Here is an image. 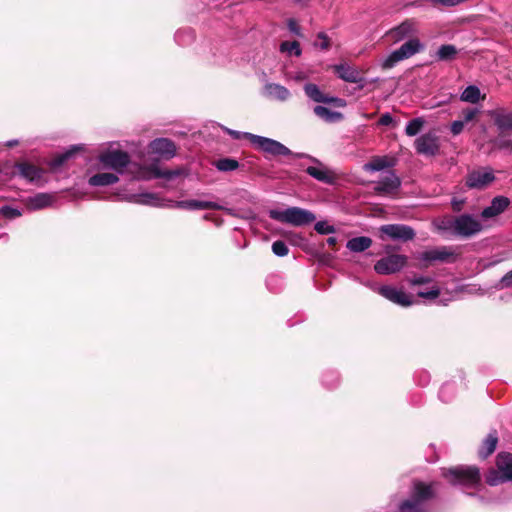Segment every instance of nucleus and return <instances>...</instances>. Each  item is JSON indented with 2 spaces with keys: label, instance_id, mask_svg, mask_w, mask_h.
<instances>
[{
  "label": "nucleus",
  "instance_id": "f257e3e1",
  "mask_svg": "<svg viewBox=\"0 0 512 512\" xmlns=\"http://www.w3.org/2000/svg\"><path fill=\"white\" fill-rule=\"evenodd\" d=\"M433 495L434 486L432 484L416 483L411 498L400 504L398 512H430L426 502Z\"/></svg>",
  "mask_w": 512,
  "mask_h": 512
},
{
  "label": "nucleus",
  "instance_id": "f03ea898",
  "mask_svg": "<svg viewBox=\"0 0 512 512\" xmlns=\"http://www.w3.org/2000/svg\"><path fill=\"white\" fill-rule=\"evenodd\" d=\"M244 137L247 138L258 150L273 157L291 156L300 158L304 156V154L292 152L284 144L271 138L254 135L251 133H245Z\"/></svg>",
  "mask_w": 512,
  "mask_h": 512
},
{
  "label": "nucleus",
  "instance_id": "7ed1b4c3",
  "mask_svg": "<svg viewBox=\"0 0 512 512\" xmlns=\"http://www.w3.org/2000/svg\"><path fill=\"white\" fill-rule=\"evenodd\" d=\"M269 217L273 220L297 227L308 225L316 219L312 212L300 207H290L284 211L270 210Z\"/></svg>",
  "mask_w": 512,
  "mask_h": 512
},
{
  "label": "nucleus",
  "instance_id": "20e7f679",
  "mask_svg": "<svg viewBox=\"0 0 512 512\" xmlns=\"http://www.w3.org/2000/svg\"><path fill=\"white\" fill-rule=\"evenodd\" d=\"M423 49L424 46L418 38H410L398 49L394 50L388 55V57L382 62L381 68L383 70L391 69L395 67L399 62L412 57Z\"/></svg>",
  "mask_w": 512,
  "mask_h": 512
},
{
  "label": "nucleus",
  "instance_id": "39448f33",
  "mask_svg": "<svg viewBox=\"0 0 512 512\" xmlns=\"http://www.w3.org/2000/svg\"><path fill=\"white\" fill-rule=\"evenodd\" d=\"M443 476L454 485L474 486L480 481V471L476 466H457L445 469Z\"/></svg>",
  "mask_w": 512,
  "mask_h": 512
},
{
  "label": "nucleus",
  "instance_id": "423d86ee",
  "mask_svg": "<svg viewBox=\"0 0 512 512\" xmlns=\"http://www.w3.org/2000/svg\"><path fill=\"white\" fill-rule=\"evenodd\" d=\"M497 470H491L486 477L489 485L512 481V454L500 453L497 456Z\"/></svg>",
  "mask_w": 512,
  "mask_h": 512
},
{
  "label": "nucleus",
  "instance_id": "0eeeda50",
  "mask_svg": "<svg viewBox=\"0 0 512 512\" xmlns=\"http://www.w3.org/2000/svg\"><path fill=\"white\" fill-rule=\"evenodd\" d=\"M454 234L462 237H471L482 230L481 223L469 214H462L455 217L449 224Z\"/></svg>",
  "mask_w": 512,
  "mask_h": 512
},
{
  "label": "nucleus",
  "instance_id": "6e6552de",
  "mask_svg": "<svg viewBox=\"0 0 512 512\" xmlns=\"http://www.w3.org/2000/svg\"><path fill=\"white\" fill-rule=\"evenodd\" d=\"M494 170L491 167H481L470 171L465 177V185L469 189L483 190L495 181Z\"/></svg>",
  "mask_w": 512,
  "mask_h": 512
},
{
  "label": "nucleus",
  "instance_id": "1a4fd4ad",
  "mask_svg": "<svg viewBox=\"0 0 512 512\" xmlns=\"http://www.w3.org/2000/svg\"><path fill=\"white\" fill-rule=\"evenodd\" d=\"M99 161L105 168H111L121 173L129 165L131 159L126 151L108 150L99 155Z\"/></svg>",
  "mask_w": 512,
  "mask_h": 512
},
{
  "label": "nucleus",
  "instance_id": "9d476101",
  "mask_svg": "<svg viewBox=\"0 0 512 512\" xmlns=\"http://www.w3.org/2000/svg\"><path fill=\"white\" fill-rule=\"evenodd\" d=\"M407 256L391 254L378 260L374 270L381 275H389L399 272L407 264Z\"/></svg>",
  "mask_w": 512,
  "mask_h": 512
},
{
  "label": "nucleus",
  "instance_id": "9b49d317",
  "mask_svg": "<svg viewBox=\"0 0 512 512\" xmlns=\"http://www.w3.org/2000/svg\"><path fill=\"white\" fill-rule=\"evenodd\" d=\"M379 230L387 237L403 242L413 240L416 235L412 227L404 224H386L382 225Z\"/></svg>",
  "mask_w": 512,
  "mask_h": 512
},
{
  "label": "nucleus",
  "instance_id": "f8f14e48",
  "mask_svg": "<svg viewBox=\"0 0 512 512\" xmlns=\"http://www.w3.org/2000/svg\"><path fill=\"white\" fill-rule=\"evenodd\" d=\"M416 32V22L413 19H406L400 25L390 29L386 35L393 43H397L406 38H414Z\"/></svg>",
  "mask_w": 512,
  "mask_h": 512
},
{
  "label": "nucleus",
  "instance_id": "ddd939ff",
  "mask_svg": "<svg viewBox=\"0 0 512 512\" xmlns=\"http://www.w3.org/2000/svg\"><path fill=\"white\" fill-rule=\"evenodd\" d=\"M458 254L455 253L452 247L442 246L440 248L424 251L421 254V259L428 262H455Z\"/></svg>",
  "mask_w": 512,
  "mask_h": 512
},
{
  "label": "nucleus",
  "instance_id": "4468645a",
  "mask_svg": "<svg viewBox=\"0 0 512 512\" xmlns=\"http://www.w3.org/2000/svg\"><path fill=\"white\" fill-rule=\"evenodd\" d=\"M498 132L512 134V110L498 108L490 113Z\"/></svg>",
  "mask_w": 512,
  "mask_h": 512
},
{
  "label": "nucleus",
  "instance_id": "2eb2a0df",
  "mask_svg": "<svg viewBox=\"0 0 512 512\" xmlns=\"http://www.w3.org/2000/svg\"><path fill=\"white\" fill-rule=\"evenodd\" d=\"M310 159L317 163L318 164V167H315V166H309L305 169V172L313 177L314 179L322 182V183H325V184H334L337 180V176L336 174L327 169L319 160H317L316 158H312L310 157Z\"/></svg>",
  "mask_w": 512,
  "mask_h": 512
},
{
  "label": "nucleus",
  "instance_id": "dca6fc26",
  "mask_svg": "<svg viewBox=\"0 0 512 512\" xmlns=\"http://www.w3.org/2000/svg\"><path fill=\"white\" fill-rule=\"evenodd\" d=\"M417 153L432 156L439 150L438 137L432 133H426L415 141Z\"/></svg>",
  "mask_w": 512,
  "mask_h": 512
},
{
  "label": "nucleus",
  "instance_id": "f3484780",
  "mask_svg": "<svg viewBox=\"0 0 512 512\" xmlns=\"http://www.w3.org/2000/svg\"><path fill=\"white\" fill-rule=\"evenodd\" d=\"M152 153L160 155L163 159L169 160L176 155V144L168 138H157L150 143Z\"/></svg>",
  "mask_w": 512,
  "mask_h": 512
},
{
  "label": "nucleus",
  "instance_id": "a211bd4d",
  "mask_svg": "<svg viewBox=\"0 0 512 512\" xmlns=\"http://www.w3.org/2000/svg\"><path fill=\"white\" fill-rule=\"evenodd\" d=\"M379 293L385 297L386 299L390 300L393 303H396L398 305L408 307L413 304V301L411 300L410 296L406 294L402 290H398L395 287L392 286H382L379 289Z\"/></svg>",
  "mask_w": 512,
  "mask_h": 512
},
{
  "label": "nucleus",
  "instance_id": "6ab92c4d",
  "mask_svg": "<svg viewBox=\"0 0 512 512\" xmlns=\"http://www.w3.org/2000/svg\"><path fill=\"white\" fill-rule=\"evenodd\" d=\"M510 205L509 198L505 196H496L492 199L491 204L484 208L481 216L484 219H489L503 213Z\"/></svg>",
  "mask_w": 512,
  "mask_h": 512
},
{
  "label": "nucleus",
  "instance_id": "aec40b11",
  "mask_svg": "<svg viewBox=\"0 0 512 512\" xmlns=\"http://www.w3.org/2000/svg\"><path fill=\"white\" fill-rule=\"evenodd\" d=\"M333 69L337 76L345 82L360 83L364 80L362 73L355 67L339 64L335 65Z\"/></svg>",
  "mask_w": 512,
  "mask_h": 512
},
{
  "label": "nucleus",
  "instance_id": "412c9836",
  "mask_svg": "<svg viewBox=\"0 0 512 512\" xmlns=\"http://www.w3.org/2000/svg\"><path fill=\"white\" fill-rule=\"evenodd\" d=\"M174 207L184 210H220L222 208L215 202L200 200L176 201Z\"/></svg>",
  "mask_w": 512,
  "mask_h": 512
},
{
  "label": "nucleus",
  "instance_id": "4be33fe9",
  "mask_svg": "<svg viewBox=\"0 0 512 512\" xmlns=\"http://www.w3.org/2000/svg\"><path fill=\"white\" fill-rule=\"evenodd\" d=\"M146 170L151 173L153 178H163L166 180H172L176 177L182 176L186 174V171L183 167H178L176 169H166L162 170L156 162L151 163L146 167Z\"/></svg>",
  "mask_w": 512,
  "mask_h": 512
},
{
  "label": "nucleus",
  "instance_id": "5701e85b",
  "mask_svg": "<svg viewBox=\"0 0 512 512\" xmlns=\"http://www.w3.org/2000/svg\"><path fill=\"white\" fill-rule=\"evenodd\" d=\"M401 186L400 178L391 173L390 176L384 177L381 179L374 188V191L377 194H390L397 191Z\"/></svg>",
  "mask_w": 512,
  "mask_h": 512
},
{
  "label": "nucleus",
  "instance_id": "b1692460",
  "mask_svg": "<svg viewBox=\"0 0 512 512\" xmlns=\"http://www.w3.org/2000/svg\"><path fill=\"white\" fill-rule=\"evenodd\" d=\"M19 174L29 181L38 180L42 177L43 170L28 162H19L15 165Z\"/></svg>",
  "mask_w": 512,
  "mask_h": 512
},
{
  "label": "nucleus",
  "instance_id": "393cba45",
  "mask_svg": "<svg viewBox=\"0 0 512 512\" xmlns=\"http://www.w3.org/2000/svg\"><path fill=\"white\" fill-rule=\"evenodd\" d=\"M265 91L270 98L279 101H285L290 96V92L286 87L276 83L266 84Z\"/></svg>",
  "mask_w": 512,
  "mask_h": 512
},
{
  "label": "nucleus",
  "instance_id": "a878e982",
  "mask_svg": "<svg viewBox=\"0 0 512 512\" xmlns=\"http://www.w3.org/2000/svg\"><path fill=\"white\" fill-rule=\"evenodd\" d=\"M373 241L370 237L359 236L348 240L346 247L355 253H360L371 247Z\"/></svg>",
  "mask_w": 512,
  "mask_h": 512
},
{
  "label": "nucleus",
  "instance_id": "bb28decb",
  "mask_svg": "<svg viewBox=\"0 0 512 512\" xmlns=\"http://www.w3.org/2000/svg\"><path fill=\"white\" fill-rule=\"evenodd\" d=\"M119 181V178L114 173L104 172L97 173L89 178V184L91 186H108Z\"/></svg>",
  "mask_w": 512,
  "mask_h": 512
},
{
  "label": "nucleus",
  "instance_id": "cd10ccee",
  "mask_svg": "<svg viewBox=\"0 0 512 512\" xmlns=\"http://www.w3.org/2000/svg\"><path fill=\"white\" fill-rule=\"evenodd\" d=\"M458 49L452 44L441 45L436 52V59L438 61L450 62L456 59Z\"/></svg>",
  "mask_w": 512,
  "mask_h": 512
},
{
  "label": "nucleus",
  "instance_id": "c85d7f7f",
  "mask_svg": "<svg viewBox=\"0 0 512 512\" xmlns=\"http://www.w3.org/2000/svg\"><path fill=\"white\" fill-rule=\"evenodd\" d=\"M393 165H394V162L389 160L388 157L375 156L371 159L370 162L365 164L364 168H365V170H370V171H380L385 168L392 167Z\"/></svg>",
  "mask_w": 512,
  "mask_h": 512
},
{
  "label": "nucleus",
  "instance_id": "c756f323",
  "mask_svg": "<svg viewBox=\"0 0 512 512\" xmlns=\"http://www.w3.org/2000/svg\"><path fill=\"white\" fill-rule=\"evenodd\" d=\"M497 442L498 438L496 433H490L483 441V444L479 450V456L484 459L491 455L496 449Z\"/></svg>",
  "mask_w": 512,
  "mask_h": 512
},
{
  "label": "nucleus",
  "instance_id": "7c9ffc66",
  "mask_svg": "<svg viewBox=\"0 0 512 512\" xmlns=\"http://www.w3.org/2000/svg\"><path fill=\"white\" fill-rule=\"evenodd\" d=\"M79 150H80V147L73 146L72 148L65 151L64 153L54 156L49 163L50 167L52 169H56V168L62 166L65 162H67L70 158H72Z\"/></svg>",
  "mask_w": 512,
  "mask_h": 512
},
{
  "label": "nucleus",
  "instance_id": "2f4dec72",
  "mask_svg": "<svg viewBox=\"0 0 512 512\" xmlns=\"http://www.w3.org/2000/svg\"><path fill=\"white\" fill-rule=\"evenodd\" d=\"M510 136L511 134L498 132L497 137L491 143L496 149L512 152V138Z\"/></svg>",
  "mask_w": 512,
  "mask_h": 512
},
{
  "label": "nucleus",
  "instance_id": "473e14b6",
  "mask_svg": "<svg viewBox=\"0 0 512 512\" xmlns=\"http://www.w3.org/2000/svg\"><path fill=\"white\" fill-rule=\"evenodd\" d=\"M52 203V196L46 193H38L29 199V204L34 209H42Z\"/></svg>",
  "mask_w": 512,
  "mask_h": 512
},
{
  "label": "nucleus",
  "instance_id": "72a5a7b5",
  "mask_svg": "<svg viewBox=\"0 0 512 512\" xmlns=\"http://www.w3.org/2000/svg\"><path fill=\"white\" fill-rule=\"evenodd\" d=\"M305 94L314 102L323 103L325 99V94L322 93L319 87L314 83H307L304 86Z\"/></svg>",
  "mask_w": 512,
  "mask_h": 512
},
{
  "label": "nucleus",
  "instance_id": "f704fd0d",
  "mask_svg": "<svg viewBox=\"0 0 512 512\" xmlns=\"http://www.w3.org/2000/svg\"><path fill=\"white\" fill-rule=\"evenodd\" d=\"M460 100L472 104L480 101V89L477 86H468L461 94Z\"/></svg>",
  "mask_w": 512,
  "mask_h": 512
},
{
  "label": "nucleus",
  "instance_id": "c9c22d12",
  "mask_svg": "<svg viewBox=\"0 0 512 512\" xmlns=\"http://www.w3.org/2000/svg\"><path fill=\"white\" fill-rule=\"evenodd\" d=\"M214 166L222 172L234 171L238 169L239 162L233 158H220L214 161Z\"/></svg>",
  "mask_w": 512,
  "mask_h": 512
},
{
  "label": "nucleus",
  "instance_id": "e433bc0d",
  "mask_svg": "<svg viewBox=\"0 0 512 512\" xmlns=\"http://www.w3.org/2000/svg\"><path fill=\"white\" fill-rule=\"evenodd\" d=\"M313 111L318 117L327 121L339 120L343 117L340 112H332L328 108L320 105L315 106Z\"/></svg>",
  "mask_w": 512,
  "mask_h": 512
},
{
  "label": "nucleus",
  "instance_id": "4c0bfd02",
  "mask_svg": "<svg viewBox=\"0 0 512 512\" xmlns=\"http://www.w3.org/2000/svg\"><path fill=\"white\" fill-rule=\"evenodd\" d=\"M423 125L424 120L422 118H414L408 122L405 132L408 136H415L421 131Z\"/></svg>",
  "mask_w": 512,
  "mask_h": 512
},
{
  "label": "nucleus",
  "instance_id": "58836bf2",
  "mask_svg": "<svg viewBox=\"0 0 512 512\" xmlns=\"http://www.w3.org/2000/svg\"><path fill=\"white\" fill-rule=\"evenodd\" d=\"M281 52H294L296 56L301 55L300 44L298 41H283L280 44Z\"/></svg>",
  "mask_w": 512,
  "mask_h": 512
},
{
  "label": "nucleus",
  "instance_id": "ea45409f",
  "mask_svg": "<svg viewBox=\"0 0 512 512\" xmlns=\"http://www.w3.org/2000/svg\"><path fill=\"white\" fill-rule=\"evenodd\" d=\"M0 215L6 219L12 220L22 215L21 211L11 206H2L0 208Z\"/></svg>",
  "mask_w": 512,
  "mask_h": 512
},
{
  "label": "nucleus",
  "instance_id": "a19ab883",
  "mask_svg": "<svg viewBox=\"0 0 512 512\" xmlns=\"http://www.w3.org/2000/svg\"><path fill=\"white\" fill-rule=\"evenodd\" d=\"M272 251L279 257H284L288 254L289 248L287 244L282 240H277L272 244Z\"/></svg>",
  "mask_w": 512,
  "mask_h": 512
},
{
  "label": "nucleus",
  "instance_id": "79ce46f5",
  "mask_svg": "<svg viewBox=\"0 0 512 512\" xmlns=\"http://www.w3.org/2000/svg\"><path fill=\"white\" fill-rule=\"evenodd\" d=\"M314 229L317 233L322 235L331 234L336 231L335 227L330 225L327 221H318L315 224Z\"/></svg>",
  "mask_w": 512,
  "mask_h": 512
},
{
  "label": "nucleus",
  "instance_id": "37998d69",
  "mask_svg": "<svg viewBox=\"0 0 512 512\" xmlns=\"http://www.w3.org/2000/svg\"><path fill=\"white\" fill-rule=\"evenodd\" d=\"M317 39L319 41H316L314 43L315 47H318L321 50H328L330 48V46H331L330 38L328 37V35L326 33L319 32L317 34Z\"/></svg>",
  "mask_w": 512,
  "mask_h": 512
},
{
  "label": "nucleus",
  "instance_id": "c03bdc74",
  "mask_svg": "<svg viewBox=\"0 0 512 512\" xmlns=\"http://www.w3.org/2000/svg\"><path fill=\"white\" fill-rule=\"evenodd\" d=\"M479 113L480 111L477 108H466L461 112L462 121L468 123L474 120Z\"/></svg>",
  "mask_w": 512,
  "mask_h": 512
},
{
  "label": "nucleus",
  "instance_id": "a18cd8bd",
  "mask_svg": "<svg viewBox=\"0 0 512 512\" xmlns=\"http://www.w3.org/2000/svg\"><path fill=\"white\" fill-rule=\"evenodd\" d=\"M287 27L289 29V31L293 34H295L296 36L298 37H303V33L301 31V27L300 25L298 24L297 20H295L294 18H290L287 20Z\"/></svg>",
  "mask_w": 512,
  "mask_h": 512
},
{
  "label": "nucleus",
  "instance_id": "49530a36",
  "mask_svg": "<svg viewBox=\"0 0 512 512\" xmlns=\"http://www.w3.org/2000/svg\"><path fill=\"white\" fill-rule=\"evenodd\" d=\"M417 295L421 298L433 300L439 297L440 289L438 287H432L431 290L427 292L420 291Z\"/></svg>",
  "mask_w": 512,
  "mask_h": 512
},
{
  "label": "nucleus",
  "instance_id": "de8ad7c7",
  "mask_svg": "<svg viewBox=\"0 0 512 512\" xmlns=\"http://www.w3.org/2000/svg\"><path fill=\"white\" fill-rule=\"evenodd\" d=\"M324 104H333L336 107H344L346 105V102L344 99L338 98V97H332V96H325Z\"/></svg>",
  "mask_w": 512,
  "mask_h": 512
},
{
  "label": "nucleus",
  "instance_id": "09e8293b",
  "mask_svg": "<svg viewBox=\"0 0 512 512\" xmlns=\"http://www.w3.org/2000/svg\"><path fill=\"white\" fill-rule=\"evenodd\" d=\"M512 286V270L506 273L499 281L498 287L500 289L509 288Z\"/></svg>",
  "mask_w": 512,
  "mask_h": 512
},
{
  "label": "nucleus",
  "instance_id": "8fccbe9b",
  "mask_svg": "<svg viewBox=\"0 0 512 512\" xmlns=\"http://www.w3.org/2000/svg\"><path fill=\"white\" fill-rule=\"evenodd\" d=\"M464 124L465 123L462 120L453 121L450 128L451 133L453 135H459L464 129Z\"/></svg>",
  "mask_w": 512,
  "mask_h": 512
},
{
  "label": "nucleus",
  "instance_id": "3c124183",
  "mask_svg": "<svg viewBox=\"0 0 512 512\" xmlns=\"http://www.w3.org/2000/svg\"><path fill=\"white\" fill-rule=\"evenodd\" d=\"M431 281H432V278L424 277V276L415 277V278L409 280L410 284L413 286L427 284V283H430Z\"/></svg>",
  "mask_w": 512,
  "mask_h": 512
},
{
  "label": "nucleus",
  "instance_id": "603ef678",
  "mask_svg": "<svg viewBox=\"0 0 512 512\" xmlns=\"http://www.w3.org/2000/svg\"><path fill=\"white\" fill-rule=\"evenodd\" d=\"M393 122V118L389 113L382 114L378 120V124L388 126Z\"/></svg>",
  "mask_w": 512,
  "mask_h": 512
},
{
  "label": "nucleus",
  "instance_id": "864d4df0",
  "mask_svg": "<svg viewBox=\"0 0 512 512\" xmlns=\"http://www.w3.org/2000/svg\"><path fill=\"white\" fill-rule=\"evenodd\" d=\"M465 201L464 200H458L453 199L451 202V206L454 212H460L463 208Z\"/></svg>",
  "mask_w": 512,
  "mask_h": 512
},
{
  "label": "nucleus",
  "instance_id": "5fc2aeb1",
  "mask_svg": "<svg viewBox=\"0 0 512 512\" xmlns=\"http://www.w3.org/2000/svg\"><path fill=\"white\" fill-rule=\"evenodd\" d=\"M327 244L333 249V250H337L336 246H337V243H338V240L336 237H329L327 240H326Z\"/></svg>",
  "mask_w": 512,
  "mask_h": 512
},
{
  "label": "nucleus",
  "instance_id": "6e6d98bb",
  "mask_svg": "<svg viewBox=\"0 0 512 512\" xmlns=\"http://www.w3.org/2000/svg\"><path fill=\"white\" fill-rule=\"evenodd\" d=\"M229 134L234 138V139H240V135L241 133L238 132V131H233V130H229L228 131Z\"/></svg>",
  "mask_w": 512,
  "mask_h": 512
},
{
  "label": "nucleus",
  "instance_id": "4d7b16f0",
  "mask_svg": "<svg viewBox=\"0 0 512 512\" xmlns=\"http://www.w3.org/2000/svg\"><path fill=\"white\" fill-rule=\"evenodd\" d=\"M17 144V141H11L8 143V146L12 147Z\"/></svg>",
  "mask_w": 512,
  "mask_h": 512
}]
</instances>
